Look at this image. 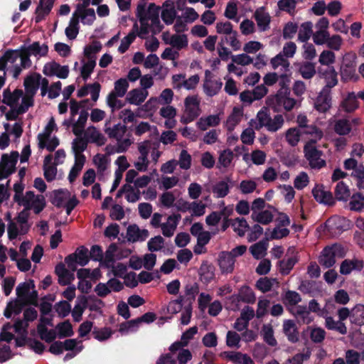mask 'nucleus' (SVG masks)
Here are the masks:
<instances>
[{
  "mask_svg": "<svg viewBox=\"0 0 364 364\" xmlns=\"http://www.w3.org/2000/svg\"><path fill=\"white\" fill-rule=\"evenodd\" d=\"M160 11L161 7L154 3L148 4L147 0H140L136 11V16L140 23L137 34L139 38H146L149 33L156 35L162 31L164 26L159 19Z\"/></svg>",
  "mask_w": 364,
  "mask_h": 364,
  "instance_id": "nucleus-1",
  "label": "nucleus"
},
{
  "mask_svg": "<svg viewBox=\"0 0 364 364\" xmlns=\"http://www.w3.org/2000/svg\"><path fill=\"white\" fill-rule=\"evenodd\" d=\"M119 118L122 120L124 124H115V152H123L126 151L132 144L129 134H127V124L134 122L135 116L134 112L129 109L122 110L119 114Z\"/></svg>",
  "mask_w": 364,
  "mask_h": 364,
  "instance_id": "nucleus-2",
  "label": "nucleus"
},
{
  "mask_svg": "<svg viewBox=\"0 0 364 364\" xmlns=\"http://www.w3.org/2000/svg\"><path fill=\"white\" fill-rule=\"evenodd\" d=\"M252 126L256 130H259L264 127L269 132H276L283 127L284 119L282 114H276L273 118L266 108L259 110L256 116L255 121L252 120Z\"/></svg>",
  "mask_w": 364,
  "mask_h": 364,
  "instance_id": "nucleus-3",
  "label": "nucleus"
},
{
  "mask_svg": "<svg viewBox=\"0 0 364 364\" xmlns=\"http://www.w3.org/2000/svg\"><path fill=\"white\" fill-rule=\"evenodd\" d=\"M289 90L284 85L277 93L268 97L267 103L274 112H280L282 109L286 111H291L296 105V101L290 97Z\"/></svg>",
  "mask_w": 364,
  "mask_h": 364,
  "instance_id": "nucleus-4",
  "label": "nucleus"
},
{
  "mask_svg": "<svg viewBox=\"0 0 364 364\" xmlns=\"http://www.w3.org/2000/svg\"><path fill=\"white\" fill-rule=\"evenodd\" d=\"M344 247L339 244L325 247L318 258L319 264L325 268L333 267L336 262V258L341 259L346 256Z\"/></svg>",
  "mask_w": 364,
  "mask_h": 364,
  "instance_id": "nucleus-5",
  "label": "nucleus"
},
{
  "mask_svg": "<svg viewBox=\"0 0 364 364\" xmlns=\"http://www.w3.org/2000/svg\"><path fill=\"white\" fill-rule=\"evenodd\" d=\"M200 100L197 95H190L184 100V112L181 118V122L188 124L194 121L201 113L200 108Z\"/></svg>",
  "mask_w": 364,
  "mask_h": 364,
  "instance_id": "nucleus-6",
  "label": "nucleus"
},
{
  "mask_svg": "<svg viewBox=\"0 0 364 364\" xmlns=\"http://www.w3.org/2000/svg\"><path fill=\"white\" fill-rule=\"evenodd\" d=\"M19 154L16 151H13L10 154H3L0 161V181L7 178L16 171V165Z\"/></svg>",
  "mask_w": 364,
  "mask_h": 364,
  "instance_id": "nucleus-7",
  "label": "nucleus"
},
{
  "mask_svg": "<svg viewBox=\"0 0 364 364\" xmlns=\"http://www.w3.org/2000/svg\"><path fill=\"white\" fill-rule=\"evenodd\" d=\"M89 250L85 246H80L76 249L74 253L68 255L65 262L68 268L72 271L76 270V264L80 266H85L90 260Z\"/></svg>",
  "mask_w": 364,
  "mask_h": 364,
  "instance_id": "nucleus-8",
  "label": "nucleus"
},
{
  "mask_svg": "<svg viewBox=\"0 0 364 364\" xmlns=\"http://www.w3.org/2000/svg\"><path fill=\"white\" fill-rule=\"evenodd\" d=\"M304 151L311 168L321 169L326 166L325 160L321 158L322 151L317 149L314 144L307 143L304 147Z\"/></svg>",
  "mask_w": 364,
  "mask_h": 364,
  "instance_id": "nucleus-9",
  "label": "nucleus"
},
{
  "mask_svg": "<svg viewBox=\"0 0 364 364\" xmlns=\"http://www.w3.org/2000/svg\"><path fill=\"white\" fill-rule=\"evenodd\" d=\"M43 73L46 76L56 75L59 78L65 79L69 74V68L68 65L62 66L59 63L53 61L44 65Z\"/></svg>",
  "mask_w": 364,
  "mask_h": 364,
  "instance_id": "nucleus-10",
  "label": "nucleus"
},
{
  "mask_svg": "<svg viewBox=\"0 0 364 364\" xmlns=\"http://www.w3.org/2000/svg\"><path fill=\"white\" fill-rule=\"evenodd\" d=\"M364 267L363 259L353 258L352 259H344L340 266V273L343 275H348L352 271L360 272Z\"/></svg>",
  "mask_w": 364,
  "mask_h": 364,
  "instance_id": "nucleus-11",
  "label": "nucleus"
},
{
  "mask_svg": "<svg viewBox=\"0 0 364 364\" xmlns=\"http://www.w3.org/2000/svg\"><path fill=\"white\" fill-rule=\"evenodd\" d=\"M149 232L146 229H141L136 225H129L127 230V237L129 242H143L148 238Z\"/></svg>",
  "mask_w": 364,
  "mask_h": 364,
  "instance_id": "nucleus-12",
  "label": "nucleus"
},
{
  "mask_svg": "<svg viewBox=\"0 0 364 364\" xmlns=\"http://www.w3.org/2000/svg\"><path fill=\"white\" fill-rule=\"evenodd\" d=\"M341 80L344 82L356 80L358 77L355 75V64L353 61L344 59L340 68Z\"/></svg>",
  "mask_w": 364,
  "mask_h": 364,
  "instance_id": "nucleus-13",
  "label": "nucleus"
},
{
  "mask_svg": "<svg viewBox=\"0 0 364 364\" xmlns=\"http://www.w3.org/2000/svg\"><path fill=\"white\" fill-rule=\"evenodd\" d=\"M160 11L161 18L166 24L171 25L173 23L176 16V11L173 1H166L163 4Z\"/></svg>",
  "mask_w": 364,
  "mask_h": 364,
  "instance_id": "nucleus-14",
  "label": "nucleus"
},
{
  "mask_svg": "<svg viewBox=\"0 0 364 364\" xmlns=\"http://www.w3.org/2000/svg\"><path fill=\"white\" fill-rule=\"evenodd\" d=\"M181 218V216L180 214H172L169 215L166 222L162 223L161 225L162 234L167 237H172Z\"/></svg>",
  "mask_w": 364,
  "mask_h": 364,
  "instance_id": "nucleus-15",
  "label": "nucleus"
},
{
  "mask_svg": "<svg viewBox=\"0 0 364 364\" xmlns=\"http://www.w3.org/2000/svg\"><path fill=\"white\" fill-rule=\"evenodd\" d=\"M230 299L232 301L254 304L256 301V296L250 287L243 286L240 289L238 294L232 295Z\"/></svg>",
  "mask_w": 364,
  "mask_h": 364,
  "instance_id": "nucleus-16",
  "label": "nucleus"
},
{
  "mask_svg": "<svg viewBox=\"0 0 364 364\" xmlns=\"http://www.w3.org/2000/svg\"><path fill=\"white\" fill-rule=\"evenodd\" d=\"M312 194L314 199L320 203L328 205L334 204V198L332 193L330 191H325L321 186H316L312 190Z\"/></svg>",
  "mask_w": 364,
  "mask_h": 364,
  "instance_id": "nucleus-17",
  "label": "nucleus"
},
{
  "mask_svg": "<svg viewBox=\"0 0 364 364\" xmlns=\"http://www.w3.org/2000/svg\"><path fill=\"white\" fill-rule=\"evenodd\" d=\"M149 95V92L144 89L136 88L129 91L126 96V101L134 105H141Z\"/></svg>",
  "mask_w": 364,
  "mask_h": 364,
  "instance_id": "nucleus-18",
  "label": "nucleus"
},
{
  "mask_svg": "<svg viewBox=\"0 0 364 364\" xmlns=\"http://www.w3.org/2000/svg\"><path fill=\"white\" fill-rule=\"evenodd\" d=\"M322 77L324 79L326 85L323 88L325 92H331V89L338 84V73L334 67H328L324 72H319Z\"/></svg>",
  "mask_w": 364,
  "mask_h": 364,
  "instance_id": "nucleus-19",
  "label": "nucleus"
},
{
  "mask_svg": "<svg viewBox=\"0 0 364 364\" xmlns=\"http://www.w3.org/2000/svg\"><path fill=\"white\" fill-rule=\"evenodd\" d=\"M41 75L34 73L28 75L24 80L25 90L27 94L36 95L39 85H41Z\"/></svg>",
  "mask_w": 364,
  "mask_h": 364,
  "instance_id": "nucleus-20",
  "label": "nucleus"
},
{
  "mask_svg": "<svg viewBox=\"0 0 364 364\" xmlns=\"http://www.w3.org/2000/svg\"><path fill=\"white\" fill-rule=\"evenodd\" d=\"M254 17L260 31H264L269 28L270 16L264 7L257 9Z\"/></svg>",
  "mask_w": 364,
  "mask_h": 364,
  "instance_id": "nucleus-21",
  "label": "nucleus"
},
{
  "mask_svg": "<svg viewBox=\"0 0 364 364\" xmlns=\"http://www.w3.org/2000/svg\"><path fill=\"white\" fill-rule=\"evenodd\" d=\"M331 97L329 91L322 90L317 97L314 107L320 112H326L331 107Z\"/></svg>",
  "mask_w": 364,
  "mask_h": 364,
  "instance_id": "nucleus-22",
  "label": "nucleus"
},
{
  "mask_svg": "<svg viewBox=\"0 0 364 364\" xmlns=\"http://www.w3.org/2000/svg\"><path fill=\"white\" fill-rule=\"evenodd\" d=\"M235 262V259L228 252H223L219 255V266L223 272H232L234 269Z\"/></svg>",
  "mask_w": 364,
  "mask_h": 364,
  "instance_id": "nucleus-23",
  "label": "nucleus"
},
{
  "mask_svg": "<svg viewBox=\"0 0 364 364\" xmlns=\"http://www.w3.org/2000/svg\"><path fill=\"white\" fill-rule=\"evenodd\" d=\"M359 107V102L354 92H349L340 104V108L345 112H353Z\"/></svg>",
  "mask_w": 364,
  "mask_h": 364,
  "instance_id": "nucleus-24",
  "label": "nucleus"
},
{
  "mask_svg": "<svg viewBox=\"0 0 364 364\" xmlns=\"http://www.w3.org/2000/svg\"><path fill=\"white\" fill-rule=\"evenodd\" d=\"M283 332L287 337L289 341L291 343H296L299 339L297 327L292 320H286L284 321Z\"/></svg>",
  "mask_w": 364,
  "mask_h": 364,
  "instance_id": "nucleus-25",
  "label": "nucleus"
},
{
  "mask_svg": "<svg viewBox=\"0 0 364 364\" xmlns=\"http://www.w3.org/2000/svg\"><path fill=\"white\" fill-rule=\"evenodd\" d=\"M297 71L306 80L311 79L316 73L315 64L303 61L296 64Z\"/></svg>",
  "mask_w": 364,
  "mask_h": 364,
  "instance_id": "nucleus-26",
  "label": "nucleus"
},
{
  "mask_svg": "<svg viewBox=\"0 0 364 364\" xmlns=\"http://www.w3.org/2000/svg\"><path fill=\"white\" fill-rule=\"evenodd\" d=\"M23 94V90L20 89H16L13 92L8 88L5 89L3 92L2 102L12 108L16 105Z\"/></svg>",
  "mask_w": 364,
  "mask_h": 364,
  "instance_id": "nucleus-27",
  "label": "nucleus"
},
{
  "mask_svg": "<svg viewBox=\"0 0 364 364\" xmlns=\"http://www.w3.org/2000/svg\"><path fill=\"white\" fill-rule=\"evenodd\" d=\"M25 188L24 183L22 181L17 182L14 185V191L15 194L14 196V200L17 203H24L28 201L26 199H30L33 196V191H26L25 195H23V192Z\"/></svg>",
  "mask_w": 364,
  "mask_h": 364,
  "instance_id": "nucleus-28",
  "label": "nucleus"
},
{
  "mask_svg": "<svg viewBox=\"0 0 364 364\" xmlns=\"http://www.w3.org/2000/svg\"><path fill=\"white\" fill-rule=\"evenodd\" d=\"M223 87L220 80L205 79L203 83V90L208 97H213L218 94Z\"/></svg>",
  "mask_w": 364,
  "mask_h": 364,
  "instance_id": "nucleus-29",
  "label": "nucleus"
},
{
  "mask_svg": "<svg viewBox=\"0 0 364 364\" xmlns=\"http://www.w3.org/2000/svg\"><path fill=\"white\" fill-rule=\"evenodd\" d=\"M220 123L219 114H210L207 117H202L197 122L198 128L202 131H205L210 127H216Z\"/></svg>",
  "mask_w": 364,
  "mask_h": 364,
  "instance_id": "nucleus-30",
  "label": "nucleus"
},
{
  "mask_svg": "<svg viewBox=\"0 0 364 364\" xmlns=\"http://www.w3.org/2000/svg\"><path fill=\"white\" fill-rule=\"evenodd\" d=\"M28 203L30 207V210H33L35 214L41 213L43 209L46 208V201L45 197L40 195H35L33 193V196L31 197L30 199H27Z\"/></svg>",
  "mask_w": 364,
  "mask_h": 364,
  "instance_id": "nucleus-31",
  "label": "nucleus"
},
{
  "mask_svg": "<svg viewBox=\"0 0 364 364\" xmlns=\"http://www.w3.org/2000/svg\"><path fill=\"white\" fill-rule=\"evenodd\" d=\"M333 129L337 134L345 136L348 135L351 132L352 127L348 119L342 118L333 121Z\"/></svg>",
  "mask_w": 364,
  "mask_h": 364,
  "instance_id": "nucleus-32",
  "label": "nucleus"
},
{
  "mask_svg": "<svg viewBox=\"0 0 364 364\" xmlns=\"http://www.w3.org/2000/svg\"><path fill=\"white\" fill-rule=\"evenodd\" d=\"M301 134H308L310 135L312 139L310 140L309 143L316 144L317 141L320 140L323 136V133L318 127H317L314 124L307 125L304 129H300Z\"/></svg>",
  "mask_w": 364,
  "mask_h": 364,
  "instance_id": "nucleus-33",
  "label": "nucleus"
},
{
  "mask_svg": "<svg viewBox=\"0 0 364 364\" xmlns=\"http://www.w3.org/2000/svg\"><path fill=\"white\" fill-rule=\"evenodd\" d=\"M251 218L257 223L262 225H268L273 220V211L267 209L261 210L259 213H252Z\"/></svg>",
  "mask_w": 364,
  "mask_h": 364,
  "instance_id": "nucleus-34",
  "label": "nucleus"
},
{
  "mask_svg": "<svg viewBox=\"0 0 364 364\" xmlns=\"http://www.w3.org/2000/svg\"><path fill=\"white\" fill-rule=\"evenodd\" d=\"M299 259L296 255H293L288 259H284L278 262L279 271L282 275H287L290 273L294 266L297 263Z\"/></svg>",
  "mask_w": 364,
  "mask_h": 364,
  "instance_id": "nucleus-35",
  "label": "nucleus"
},
{
  "mask_svg": "<svg viewBox=\"0 0 364 364\" xmlns=\"http://www.w3.org/2000/svg\"><path fill=\"white\" fill-rule=\"evenodd\" d=\"M37 331L41 340L48 343H52L58 337V333L53 329L48 330L47 326L43 325L37 326Z\"/></svg>",
  "mask_w": 364,
  "mask_h": 364,
  "instance_id": "nucleus-36",
  "label": "nucleus"
},
{
  "mask_svg": "<svg viewBox=\"0 0 364 364\" xmlns=\"http://www.w3.org/2000/svg\"><path fill=\"white\" fill-rule=\"evenodd\" d=\"M270 63L273 69L279 68L282 73H286L289 70L290 65L288 59L282 53L272 58Z\"/></svg>",
  "mask_w": 364,
  "mask_h": 364,
  "instance_id": "nucleus-37",
  "label": "nucleus"
},
{
  "mask_svg": "<svg viewBox=\"0 0 364 364\" xmlns=\"http://www.w3.org/2000/svg\"><path fill=\"white\" fill-rule=\"evenodd\" d=\"M139 326V321L135 318L120 323L118 331L122 335H127L136 332Z\"/></svg>",
  "mask_w": 364,
  "mask_h": 364,
  "instance_id": "nucleus-38",
  "label": "nucleus"
},
{
  "mask_svg": "<svg viewBox=\"0 0 364 364\" xmlns=\"http://www.w3.org/2000/svg\"><path fill=\"white\" fill-rule=\"evenodd\" d=\"M122 192L124 193L125 198L129 202L134 203L140 199V191L137 189L135 190L130 185L124 186L122 191H118L117 197H120Z\"/></svg>",
  "mask_w": 364,
  "mask_h": 364,
  "instance_id": "nucleus-39",
  "label": "nucleus"
},
{
  "mask_svg": "<svg viewBox=\"0 0 364 364\" xmlns=\"http://www.w3.org/2000/svg\"><path fill=\"white\" fill-rule=\"evenodd\" d=\"M22 48L29 53L31 55H33L35 56H46L48 52V46L46 44L41 46L38 41L33 42L27 48L23 47Z\"/></svg>",
  "mask_w": 364,
  "mask_h": 364,
  "instance_id": "nucleus-40",
  "label": "nucleus"
},
{
  "mask_svg": "<svg viewBox=\"0 0 364 364\" xmlns=\"http://www.w3.org/2000/svg\"><path fill=\"white\" fill-rule=\"evenodd\" d=\"M55 328L58 330V337L59 338L71 337L74 334L73 326L69 320L58 323Z\"/></svg>",
  "mask_w": 364,
  "mask_h": 364,
  "instance_id": "nucleus-41",
  "label": "nucleus"
},
{
  "mask_svg": "<svg viewBox=\"0 0 364 364\" xmlns=\"http://www.w3.org/2000/svg\"><path fill=\"white\" fill-rule=\"evenodd\" d=\"M326 327L329 330L336 331L342 335L347 333V327L345 323L339 321H335L333 317L327 316L325 320Z\"/></svg>",
  "mask_w": 364,
  "mask_h": 364,
  "instance_id": "nucleus-42",
  "label": "nucleus"
},
{
  "mask_svg": "<svg viewBox=\"0 0 364 364\" xmlns=\"http://www.w3.org/2000/svg\"><path fill=\"white\" fill-rule=\"evenodd\" d=\"M88 115V112L86 110H81L78 120L77 121V122L73 124V132L75 136H80L84 132V128Z\"/></svg>",
  "mask_w": 364,
  "mask_h": 364,
  "instance_id": "nucleus-43",
  "label": "nucleus"
},
{
  "mask_svg": "<svg viewBox=\"0 0 364 364\" xmlns=\"http://www.w3.org/2000/svg\"><path fill=\"white\" fill-rule=\"evenodd\" d=\"M102 49V44L100 41H93L91 44L87 45L84 48V55L87 60H94L96 61V54Z\"/></svg>",
  "mask_w": 364,
  "mask_h": 364,
  "instance_id": "nucleus-44",
  "label": "nucleus"
},
{
  "mask_svg": "<svg viewBox=\"0 0 364 364\" xmlns=\"http://www.w3.org/2000/svg\"><path fill=\"white\" fill-rule=\"evenodd\" d=\"M313 23L311 21H306L301 25L298 33V40L305 43L313 36Z\"/></svg>",
  "mask_w": 364,
  "mask_h": 364,
  "instance_id": "nucleus-45",
  "label": "nucleus"
},
{
  "mask_svg": "<svg viewBox=\"0 0 364 364\" xmlns=\"http://www.w3.org/2000/svg\"><path fill=\"white\" fill-rule=\"evenodd\" d=\"M31 289H35L33 280L31 279L28 282L20 283L16 289L17 298L25 301Z\"/></svg>",
  "mask_w": 364,
  "mask_h": 364,
  "instance_id": "nucleus-46",
  "label": "nucleus"
},
{
  "mask_svg": "<svg viewBox=\"0 0 364 364\" xmlns=\"http://www.w3.org/2000/svg\"><path fill=\"white\" fill-rule=\"evenodd\" d=\"M335 196L338 200L347 201L350 196L348 186L343 181L338 182L335 188Z\"/></svg>",
  "mask_w": 364,
  "mask_h": 364,
  "instance_id": "nucleus-47",
  "label": "nucleus"
},
{
  "mask_svg": "<svg viewBox=\"0 0 364 364\" xmlns=\"http://www.w3.org/2000/svg\"><path fill=\"white\" fill-rule=\"evenodd\" d=\"M294 315L299 321L304 323L309 324L313 321L310 311L306 306H296Z\"/></svg>",
  "mask_w": 364,
  "mask_h": 364,
  "instance_id": "nucleus-48",
  "label": "nucleus"
},
{
  "mask_svg": "<svg viewBox=\"0 0 364 364\" xmlns=\"http://www.w3.org/2000/svg\"><path fill=\"white\" fill-rule=\"evenodd\" d=\"M188 43V38L184 34H173L171 37V41H169V45L178 50L187 47Z\"/></svg>",
  "mask_w": 364,
  "mask_h": 364,
  "instance_id": "nucleus-49",
  "label": "nucleus"
},
{
  "mask_svg": "<svg viewBox=\"0 0 364 364\" xmlns=\"http://www.w3.org/2000/svg\"><path fill=\"white\" fill-rule=\"evenodd\" d=\"M228 358L235 364H255L249 355L240 352H231L228 355Z\"/></svg>",
  "mask_w": 364,
  "mask_h": 364,
  "instance_id": "nucleus-50",
  "label": "nucleus"
},
{
  "mask_svg": "<svg viewBox=\"0 0 364 364\" xmlns=\"http://www.w3.org/2000/svg\"><path fill=\"white\" fill-rule=\"evenodd\" d=\"M234 158L233 151L229 149L221 151L218 156V167L228 168Z\"/></svg>",
  "mask_w": 364,
  "mask_h": 364,
  "instance_id": "nucleus-51",
  "label": "nucleus"
},
{
  "mask_svg": "<svg viewBox=\"0 0 364 364\" xmlns=\"http://www.w3.org/2000/svg\"><path fill=\"white\" fill-rule=\"evenodd\" d=\"M18 59L17 50H9L0 57V70L6 72L8 62L14 63Z\"/></svg>",
  "mask_w": 364,
  "mask_h": 364,
  "instance_id": "nucleus-52",
  "label": "nucleus"
},
{
  "mask_svg": "<svg viewBox=\"0 0 364 364\" xmlns=\"http://www.w3.org/2000/svg\"><path fill=\"white\" fill-rule=\"evenodd\" d=\"M267 245V241L262 240L252 245L250 251L255 258L259 259L266 254Z\"/></svg>",
  "mask_w": 364,
  "mask_h": 364,
  "instance_id": "nucleus-53",
  "label": "nucleus"
},
{
  "mask_svg": "<svg viewBox=\"0 0 364 364\" xmlns=\"http://www.w3.org/2000/svg\"><path fill=\"white\" fill-rule=\"evenodd\" d=\"M223 43L228 44L234 50H239L241 48V43L237 38L236 31H233L230 34L222 37L221 43Z\"/></svg>",
  "mask_w": 364,
  "mask_h": 364,
  "instance_id": "nucleus-54",
  "label": "nucleus"
},
{
  "mask_svg": "<svg viewBox=\"0 0 364 364\" xmlns=\"http://www.w3.org/2000/svg\"><path fill=\"white\" fill-rule=\"evenodd\" d=\"M55 126L56 125H55L54 119L51 118L45 128L44 134H39L38 135V139L39 140L38 144H39L40 148H41V149L45 148L46 143L43 141V139H45V140L49 139L50 134L53 132V131L54 130Z\"/></svg>",
  "mask_w": 364,
  "mask_h": 364,
  "instance_id": "nucleus-55",
  "label": "nucleus"
},
{
  "mask_svg": "<svg viewBox=\"0 0 364 364\" xmlns=\"http://www.w3.org/2000/svg\"><path fill=\"white\" fill-rule=\"evenodd\" d=\"M233 230L240 237L245 235L246 231L250 228L247 220L242 218H237L232 223Z\"/></svg>",
  "mask_w": 364,
  "mask_h": 364,
  "instance_id": "nucleus-56",
  "label": "nucleus"
},
{
  "mask_svg": "<svg viewBox=\"0 0 364 364\" xmlns=\"http://www.w3.org/2000/svg\"><path fill=\"white\" fill-rule=\"evenodd\" d=\"M274 284H279L276 279L264 277L257 281L256 287L262 292L265 293L270 291Z\"/></svg>",
  "mask_w": 364,
  "mask_h": 364,
  "instance_id": "nucleus-57",
  "label": "nucleus"
},
{
  "mask_svg": "<svg viewBox=\"0 0 364 364\" xmlns=\"http://www.w3.org/2000/svg\"><path fill=\"white\" fill-rule=\"evenodd\" d=\"M364 207V196L357 193L351 196L349 208L351 210L360 211Z\"/></svg>",
  "mask_w": 364,
  "mask_h": 364,
  "instance_id": "nucleus-58",
  "label": "nucleus"
},
{
  "mask_svg": "<svg viewBox=\"0 0 364 364\" xmlns=\"http://www.w3.org/2000/svg\"><path fill=\"white\" fill-rule=\"evenodd\" d=\"M257 183L255 180H242L239 184V190L244 195L251 194L256 191Z\"/></svg>",
  "mask_w": 364,
  "mask_h": 364,
  "instance_id": "nucleus-59",
  "label": "nucleus"
},
{
  "mask_svg": "<svg viewBox=\"0 0 364 364\" xmlns=\"http://www.w3.org/2000/svg\"><path fill=\"white\" fill-rule=\"evenodd\" d=\"M80 301L82 306L80 304H76L72 311V316L75 322H80L81 321L84 309L87 307V300L85 296L80 298Z\"/></svg>",
  "mask_w": 364,
  "mask_h": 364,
  "instance_id": "nucleus-60",
  "label": "nucleus"
},
{
  "mask_svg": "<svg viewBox=\"0 0 364 364\" xmlns=\"http://www.w3.org/2000/svg\"><path fill=\"white\" fill-rule=\"evenodd\" d=\"M77 11L80 14L83 24L91 25L96 18L93 9L85 8L81 9L80 10L77 9Z\"/></svg>",
  "mask_w": 364,
  "mask_h": 364,
  "instance_id": "nucleus-61",
  "label": "nucleus"
},
{
  "mask_svg": "<svg viewBox=\"0 0 364 364\" xmlns=\"http://www.w3.org/2000/svg\"><path fill=\"white\" fill-rule=\"evenodd\" d=\"M54 308L58 316L60 318L66 317L71 312V305L68 301L65 300L56 303Z\"/></svg>",
  "mask_w": 364,
  "mask_h": 364,
  "instance_id": "nucleus-62",
  "label": "nucleus"
},
{
  "mask_svg": "<svg viewBox=\"0 0 364 364\" xmlns=\"http://www.w3.org/2000/svg\"><path fill=\"white\" fill-rule=\"evenodd\" d=\"M213 192L217 198H224L230 192V187L228 182L225 181H219L214 186Z\"/></svg>",
  "mask_w": 364,
  "mask_h": 364,
  "instance_id": "nucleus-63",
  "label": "nucleus"
},
{
  "mask_svg": "<svg viewBox=\"0 0 364 364\" xmlns=\"http://www.w3.org/2000/svg\"><path fill=\"white\" fill-rule=\"evenodd\" d=\"M335 61L336 55L332 50H324L319 55L318 62L321 65L330 67L329 65L333 64Z\"/></svg>",
  "mask_w": 364,
  "mask_h": 364,
  "instance_id": "nucleus-64",
  "label": "nucleus"
}]
</instances>
